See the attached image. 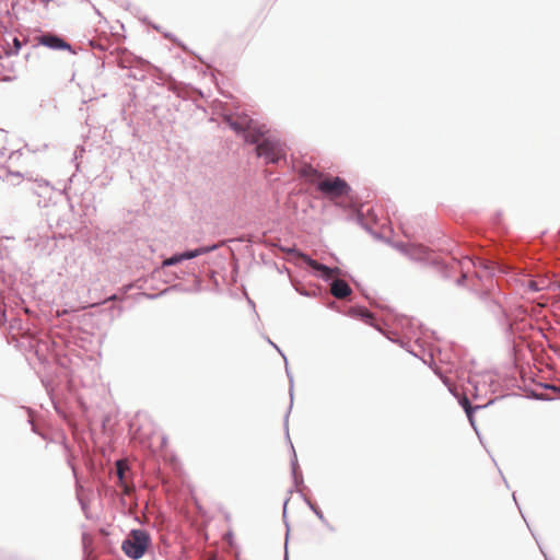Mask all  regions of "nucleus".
I'll return each mask as SVG.
<instances>
[{"instance_id":"obj_1","label":"nucleus","mask_w":560,"mask_h":560,"mask_svg":"<svg viewBox=\"0 0 560 560\" xmlns=\"http://www.w3.org/2000/svg\"><path fill=\"white\" fill-rule=\"evenodd\" d=\"M230 128L237 135L244 137L245 142L255 147V153L264 159L266 164H278L285 160V150L283 143L262 128H245L242 122L229 118L226 120Z\"/></svg>"},{"instance_id":"obj_2","label":"nucleus","mask_w":560,"mask_h":560,"mask_svg":"<svg viewBox=\"0 0 560 560\" xmlns=\"http://www.w3.org/2000/svg\"><path fill=\"white\" fill-rule=\"evenodd\" d=\"M13 177L23 179L25 189L39 198L38 205L43 202L44 206H46L47 201L51 199L55 188L49 180L43 177H33L28 174L25 176L20 172H13L7 168L0 174V178L3 182L15 185L12 180Z\"/></svg>"},{"instance_id":"obj_3","label":"nucleus","mask_w":560,"mask_h":560,"mask_svg":"<svg viewBox=\"0 0 560 560\" xmlns=\"http://www.w3.org/2000/svg\"><path fill=\"white\" fill-rule=\"evenodd\" d=\"M406 256L412 261L432 267L445 280H450L458 271L456 264H448L440 259L429 248L421 245H411Z\"/></svg>"},{"instance_id":"obj_4","label":"nucleus","mask_w":560,"mask_h":560,"mask_svg":"<svg viewBox=\"0 0 560 560\" xmlns=\"http://www.w3.org/2000/svg\"><path fill=\"white\" fill-rule=\"evenodd\" d=\"M63 238L62 234H56L49 228H46L43 231H31L25 240V244L37 256H50L58 246V240Z\"/></svg>"},{"instance_id":"obj_5","label":"nucleus","mask_w":560,"mask_h":560,"mask_svg":"<svg viewBox=\"0 0 560 560\" xmlns=\"http://www.w3.org/2000/svg\"><path fill=\"white\" fill-rule=\"evenodd\" d=\"M152 545V538L148 530L133 528L122 540L121 550L131 560L141 559L149 547Z\"/></svg>"},{"instance_id":"obj_6","label":"nucleus","mask_w":560,"mask_h":560,"mask_svg":"<svg viewBox=\"0 0 560 560\" xmlns=\"http://www.w3.org/2000/svg\"><path fill=\"white\" fill-rule=\"evenodd\" d=\"M316 190L319 191L325 198L336 199L341 197H349L352 188L346 179L336 176L330 179L318 182Z\"/></svg>"},{"instance_id":"obj_7","label":"nucleus","mask_w":560,"mask_h":560,"mask_svg":"<svg viewBox=\"0 0 560 560\" xmlns=\"http://www.w3.org/2000/svg\"><path fill=\"white\" fill-rule=\"evenodd\" d=\"M349 315L361 318L365 324L374 327L377 331L384 335L389 341L399 343L401 348L407 349V343L404 342L396 332L384 330L383 327L374 320L373 313H371L366 307L362 305L353 306L349 310Z\"/></svg>"},{"instance_id":"obj_8","label":"nucleus","mask_w":560,"mask_h":560,"mask_svg":"<svg viewBox=\"0 0 560 560\" xmlns=\"http://www.w3.org/2000/svg\"><path fill=\"white\" fill-rule=\"evenodd\" d=\"M38 44L43 45L51 50H68L71 54H75L73 47L63 39L60 35L52 33H42L38 36Z\"/></svg>"},{"instance_id":"obj_9","label":"nucleus","mask_w":560,"mask_h":560,"mask_svg":"<svg viewBox=\"0 0 560 560\" xmlns=\"http://www.w3.org/2000/svg\"><path fill=\"white\" fill-rule=\"evenodd\" d=\"M150 67V62L140 58L132 57L130 60L121 62V68L129 69V78L135 80L143 81L147 78V69Z\"/></svg>"},{"instance_id":"obj_10","label":"nucleus","mask_w":560,"mask_h":560,"mask_svg":"<svg viewBox=\"0 0 560 560\" xmlns=\"http://www.w3.org/2000/svg\"><path fill=\"white\" fill-rule=\"evenodd\" d=\"M300 255L306 266L310 267L317 277L326 282L330 280L334 273L339 272V268H331L325 264L318 262L305 253H300Z\"/></svg>"},{"instance_id":"obj_11","label":"nucleus","mask_w":560,"mask_h":560,"mask_svg":"<svg viewBox=\"0 0 560 560\" xmlns=\"http://www.w3.org/2000/svg\"><path fill=\"white\" fill-rule=\"evenodd\" d=\"M479 299L485 304L486 308L499 320L508 317L506 311L498 300L492 298L489 292L482 291L479 293Z\"/></svg>"},{"instance_id":"obj_12","label":"nucleus","mask_w":560,"mask_h":560,"mask_svg":"<svg viewBox=\"0 0 560 560\" xmlns=\"http://www.w3.org/2000/svg\"><path fill=\"white\" fill-rule=\"evenodd\" d=\"M288 442L290 443V446H291V451H292V456H291V459H290V466H291V475H292V480H293V487L292 489L289 490V493H292L293 491H296L299 493V490H301V487L304 485V479H303V475L300 470V466H299V462H298V456H296V453H295V450L293 447V444L290 440V436L287 438Z\"/></svg>"},{"instance_id":"obj_13","label":"nucleus","mask_w":560,"mask_h":560,"mask_svg":"<svg viewBox=\"0 0 560 560\" xmlns=\"http://www.w3.org/2000/svg\"><path fill=\"white\" fill-rule=\"evenodd\" d=\"M480 380H476L475 377H468V384L475 390V398H478L480 395L481 387L489 386L490 388L497 385V381L494 376L490 372H485L479 375ZM494 392V389H491Z\"/></svg>"},{"instance_id":"obj_14","label":"nucleus","mask_w":560,"mask_h":560,"mask_svg":"<svg viewBox=\"0 0 560 560\" xmlns=\"http://www.w3.org/2000/svg\"><path fill=\"white\" fill-rule=\"evenodd\" d=\"M284 361H285V373H287V376L289 378V384H290V387H289L290 405H289V408L283 417V429H284L285 438H289V416H290V412H291V409L293 406V375L288 368L287 358L284 359Z\"/></svg>"},{"instance_id":"obj_15","label":"nucleus","mask_w":560,"mask_h":560,"mask_svg":"<svg viewBox=\"0 0 560 560\" xmlns=\"http://www.w3.org/2000/svg\"><path fill=\"white\" fill-rule=\"evenodd\" d=\"M330 285H331V288H330L331 294L337 299H343V298L350 295L352 292L350 285L346 281L340 280V279H336V280L331 281Z\"/></svg>"},{"instance_id":"obj_16","label":"nucleus","mask_w":560,"mask_h":560,"mask_svg":"<svg viewBox=\"0 0 560 560\" xmlns=\"http://www.w3.org/2000/svg\"><path fill=\"white\" fill-rule=\"evenodd\" d=\"M42 384L45 387L56 412L65 418L66 411L63 410V408H62L60 401L57 399L56 395L54 394V387L51 385V382L49 380H42Z\"/></svg>"},{"instance_id":"obj_17","label":"nucleus","mask_w":560,"mask_h":560,"mask_svg":"<svg viewBox=\"0 0 560 560\" xmlns=\"http://www.w3.org/2000/svg\"><path fill=\"white\" fill-rule=\"evenodd\" d=\"M5 26L0 23V59L3 57H10L9 50H11V40Z\"/></svg>"},{"instance_id":"obj_18","label":"nucleus","mask_w":560,"mask_h":560,"mask_svg":"<svg viewBox=\"0 0 560 560\" xmlns=\"http://www.w3.org/2000/svg\"><path fill=\"white\" fill-rule=\"evenodd\" d=\"M494 400L495 399H491L485 405H477V406H472L470 404V400H466L468 408H466L465 413L467 416V419H468L470 425L475 429L476 432H477V427H476V420H475V412L479 409H482V408H486V407L492 405L494 402Z\"/></svg>"},{"instance_id":"obj_19","label":"nucleus","mask_w":560,"mask_h":560,"mask_svg":"<svg viewBox=\"0 0 560 560\" xmlns=\"http://www.w3.org/2000/svg\"><path fill=\"white\" fill-rule=\"evenodd\" d=\"M299 494L302 498V500L305 502V504L310 508V510L317 516V518L322 522L323 525H328V521L325 517L323 511L310 500L307 495L304 494L302 490H299Z\"/></svg>"},{"instance_id":"obj_20","label":"nucleus","mask_w":560,"mask_h":560,"mask_svg":"<svg viewBox=\"0 0 560 560\" xmlns=\"http://www.w3.org/2000/svg\"><path fill=\"white\" fill-rule=\"evenodd\" d=\"M9 38L11 40V50H9L10 56L19 54L22 48V42L12 33H9Z\"/></svg>"},{"instance_id":"obj_21","label":"nucleus","mask_w":560,"mask_h":560,"mask_svg":"<svg viewBox=\"0 0 560 560\" xmlns=\"http://www.w3.org/2000/svg\"><path fill=\"white\" fill-rule=\"evenodd\" d=\"M220 247V244L201 245L195 248L196 257L209 254Z\"/></svg>"},{"instance_id":"obj_22","label":"nucleus","mask_w":560,"mask_h":560,"mask_svg":"<svg viewBox=\"0 0 560 560\" xmlns=\"http://www.w3.org/2000/svg\"><path fill=\"white\" fill-rule=\"evenodd\" d=\"M182 261H183V259H182L180 253H174L168 258H166L162 261V267L164 268V267L175 266Z\"/></svg>"},{"instance_id":"obj_23","label":"nucleus","mask_w":560,"mask_h":560,"mask_svg":"<svg viewBox=\"0 0 560 560\" xmlns=\"http://www.w3.org/2000/svg\"><path fill=\"white\" fill-rule=\"evenodd\" d=\"M116 474L119 486H124L125 483V464L121 460H117L116 463Z\"/></svg>"},{"instance_id":"obj_24","label":"nucleus","mask_w":560,"mask_h":560,"mask_svg":"<svg viewBox=\"0 0 560 560\" xmlns=\"http://www.w3.org/2000/svg\"><path fill=\"white\" fill-rule=\"evenodd\" d=\"M23 408H24V410L28 413L27 423L31 425L32 431H33L34 433H36V434H39L38 429H37V427H36L35 422H34V420H33V418H32V415H33V410H32V408H30V407H23Z\"/></svg>"},{"instance_id":"obj_25","label":"nucleus","mask_w":560,"mask_h":560,"mask_svg":"<svg viewBox=\"0 0 560 560\" xmlns=\"http://www.w3.org/2000/svg\"><path fill=\"white\" fill-rule=\"evenodd\" d=\"M47 144H43L42 147H38V145H33V144H30V143H26L24 145V150L28 151V152H32V153H36V152H39V151H44L47 149Z\"/></svg>"},{"instance_id":"obj_26","label":"nucleus","mask_w":560,"mask_h":560,"mask_svg":"<svg viewBox=\"0 0 560 560\" xmlns=\"http://www.w3.org/2000/svg\"><path fill=\"white\" fill-rule=\"evenodd\" d=\"M180 255H182V259H183V261H184V260H188V259L196 258L195 248H194V249H186V250H184V252H180Z\"/></svg>"},{"instance_id":"obj_27","label":"nucleus","mask_w":560,"mask_h":560,"mask_svg":"<svg viewBox=\"0 0 560 560\" xmlns=\"http://www.w3.org/2000/svg\"><path fill=\"white\" fill-rule=\"evenodd\" d=\"M527 288L532 292H538L542 289L536 280H528Z\"/></svg>"},{"instance_id":"obj_28","label":"nucleus","mask_w":560,"mask_h":560,"mask_svg":"<svg viewBox=\"0 0 560 560\" xmlns=\"http://www.w3.org/2000/svg\"><path fill=\"white\" fill-rule=\"evenodd\" d=\"M395 247L400 252L402 253L404 255H406L409 250V248L411 247V245H408V244H405V243H396Z\"/></svg>"},{"instance_id":"obj_29","label":"nucleus","mask_w":560,"mask_h":560,"mask_svg":"<svg viewBox=\"0 0 560 560\" xmlns=\"http://www.w3.org/2000/svg\"><path fill=\"white\" fill-rule=\"evenodd\" d=\"M296 291L303 295V296H307V298H313V296H316V292L315 291H308L306 289H296Z\"/></svg>"},{"instance_id":"obj_30","label":"nucleus","mask_w":560,"mask_h":560,"mask_svg":"<svg viewBox=\"0 0 560 560\" xmlns=\"http://www.w3.org/2000/svg\"><path fill=\"white\" fill-rule=\"evenodd\" d=\"M466 280H467V276L466 273H462L456 280H455V283L456 285L458 287H462L466 283Z\"/></svg>"},{"instance_id":"obj_31","label":"nucleus","mask_w":560,"mask_h":560,"mask_svg":"<svg viewBox=\"0 0 560 560\" xmlns=\"http://www.w3.org/2000/svg\"><path fill=\"white\" fill-rule=\"evenodd\" d=\"M466 400H469L466 396H463L462 398L458 399V402L463 407L465 412H466V408H468Z\"/></svg>"},{"instance_id":"obj_32","label":"nucleus","mask_w":560,"mask_h":560,"mask_svg":"<svg viewBox=\"0 0 560 560\" xmlns=\"http://www.w3.org/2000/svg\"><path fill=\"white\" fill-rule=\"evenodd\" d=\"M439 376H440V378L442 380V382H443V383H444L448 388H451V387H450V386H451V382H450L448 377H446V376H444V375H442V374H439ZM450 392L453 394V390H452V389H450Z\"/></svg>"},{"instance_id":"obj_33","label":"nucleus","mask_w":560,"mask_h":560,"mask_svg":"<svg viewBox=\"0 0 560 560\" xmlns=\"http://www.w3.org/2000/svg\"><path fill=\"white\" fill-rule=\"evenodd\" d=\"M267 341L283 357V359H285V355L275 342H272L269 338H267Z\"/></svg>"},{"instance_id":"obj_34","label":"nucleus","mask_w":560,"mask_h":560,"mask_svg":"<svg viewBox=\"0 0 560 560\" xmlns=\"http://www.w3.org/2000/svg\"><path fill=\"white\" fill-rule=\"evenodd\" d=\"M288 503H289V498H287L283 502V518L285 520V516H287V506H288Z\"/></svg>"},{"instance_id":"obj_35","label":"nucleus","mask_w":560,"mask_h":560,"mask_svg":"<svg viewBox=\"0 0 560 560\" xmlns=\"http://www.w3.org/2000/svg\"><path fill=\"white\" fill-rule=\"evenodd\" d=\"M357 219H358V222H359L362 226H364V217H363V214H362V213H359Z\"/></svg>"},{"instance_id":"obj_36","label":"nucleus","mask_w":560,"mask_h":560,"mask_svg":"<svg viewBox=\"0 0 560 560\" xmlns=\"http://www.w3.org/2000/svg\"><path fill=\"white\" fill-rule=\"evenodd\" d=\"M164 37H165V38H170V39H172V40H174V42H176V40H177V38H176L173 34H171V33H165V34H164Z\"/></svg>"},{"instance_id":"obj_37","label":"nucleus","mask_w":560,"mask_h":560,"mask_svg":"<svg viewBox=\"0 0 560 560\" xmlns=\"http://www.w3.org/2000/svg\"><path fill=\"white\" fill-rule=\"evenodd\" d=\"M402 319H404V320H406V322H408V325H409L410 327H412V326L415 325V319H413V318H407V317H404Z\"/></svg>"},{"instance_id":"obj_38","label":"nucleus","mask_w":560,"mask_h":560,"mask_svg":"<svg viewBox=\"0 0 560 560\" xmlns=\"http://www.w3.org/2000/svg\"><path fill=\"white\" fill-rule=\"evenodd\" d=\"M167 290H168V289H166L165 291H163V292H161V293H159V294H148L147 296H148L149 299H156L159 295H161V294L165 293Z\"/></svg>"},{"instance_id":"obj_39","label":"nucleus","mask_w":560,"mask_h":560,"mask_svg":"<svg viewBox=\"0 0 560 560\" xmlns=\"http://www.w3.org/2000/svg\"><path fill=\"white\" fill-rule=\"evenodd\" d=\"M79 502H80L82 510H85L88 506L86 503L83 500H79Z\"/></svg>"},{"instance_id":"obj_40","label":"nucleus","mask_w":560,"mask_h":560,"mask_svg":"<svg viewBox=\"0 0 560 560\" xmlns=\"http://www.w3.org/2000/svg\"><path fill=\"white\" fill-rule=\"evenodd\" d=\"M328 530L335 532V527L328 522V525H325Z\"/></svg>"},{"instance_id":"obj_41","label":"nucleus","mask_w":560,"mask_h":560,"mask_svg":"<svg viewBox=\"0 0 560 560\" xmlns=\"http://www.w3.org/2000/svg\"><path fill=\"white\" fill-rule=\"evenodd\" d=\"M50 1L51 0H40V2L44 3L45 7H47Z\"/></svg>"},{"instance_id":"obj_42","label":"nucleus","mask_w":560,"mask_h":560,"mask_svg":"<svg viewBox=\"0 0 560 560\" xmlns=\"http://www.w3.org/2000/svg\"><path fill=\"white\" fill-rule=\"evenodd\" d=\"M92 46H93V47H95V48H97V49H100V50H103V49H104V47H103L102 45H97V46H96V45L92 44Z\"/></svg>"},{"instance_id":"obj_43","label":"nucleus","mask_w":560,"mask_h":560,"mask_svg":"<svg viewBox=\"0 0 560 560\" xmlns=\"http://www.w3.org/2000/svg\"><path fill=\"white\" fill-rule=\"evenodd\" d=\"M1 318H2L3 320H5V319H7L5 311H3V312H2V314H1Z\"/></svg>"},{"instance_id":"obj_44","label":"nucleus","mask_w":560,"mask_h":560,"mask_svg":"<svg viewBox=\"0 0 560 560\" xmlns=\"http://www.w3.org/2000/svg\"><path fill=\"white\" fill-rule=\"evenodd\" d=\"M407 351H408L409 353H411L413 357H417V358H418L417 353L412 352V351H411V350H409V349H407Z\"/></svg>"},{"instance_id":"obj_45","label":"nucleus","mask_w":560,"mask_h":560,"mask_svg":"<svg viewBox=\"0 0 560 560\" xmlns=\"http://www.w3.org/2000/svg\"><path fill=\"white\" fill-rule=\"evenodd\" d=\"M545 387H546V388L556 389V387H555V386H552V385H545Z\"/></svg>"},{"instance_id":"obj_46","label":"nucleus","mask_w":560,"mask_h":560,"mask_svg":"<svg viewBox=\"0 0 560 560\" xmlns=\"http://www.w3.org/2000/svg\"><path fill=\"white\" fill-rule=\"evenodd\" d=\"M285 525H287V533H285V536L288 537V536H289V525H288V523H285Z\"/></svg>"},{"instance_id":"obj_47","label":"nucleus","mask_w":560,"mask_h":560,"mask_svg":"<svg viewBox=\"0 0 560 560\" xmlns=\"http://www.w3.org/2000/svg\"><path fill=\"white\" fill-rule=\"evenodd\" d=\"M283 560H289V556H288V551L287 550H285L284 559Z\"/></svg>"},{"instance_id":"obj_48","label":"nucleus","mask_w":560,"mask_h":560,"mask_svg":"<svg viewBox=\"0 0 560 560\" xmlns=\"http://www.w3.org/2000/svg\"><path fill=\"white\" fill-rule=\"evenodd\" d=\"M248 302H249V305L254 306V302L250 299H248Z\"/></svg>"},{"instance_id":"obj_49","label":"nucleus","mask_w":560,"mask_h":560,"mask_svg":"<svg viewBox=\"0 0 560 560\" xmlns=\"http://www.w3.org/2000/svg\"><path fill=\"white\" fill-rule=\"evenodd\" d=\"M293 252H296L298 254H300L301 252L300 250H296V248H293ZM301 257V255H299Z\"/></svg>"},{"instance_id":"obj_50","label":"nucleus","mask_w":560,"mask_h":560,"mask_svg":"<svg viewBox=\"0 0 560 560\" xmlns=\"http://www.w3.org/2000/svg\"><path fill=\"white\" fill-rule=\"evenodd\" d=\"M513 500L515 501V503L517 504V501H516V497L515 494L513 493Z\"/></svg>"},{"instance_id":"obj_51","label":"nucleus","mask_w":560,"mask_h":560,"mask_svg":"<svg viewBox=\"0 0 560 560\" xmlns=\"http://www.w3.org/2000/svg\"><path fill=\"white\" fill-rule=\"evenodd\" d=\"M153 28L159 30L160 27L158 25H152Z\"/></svg>"},{"instance_id":"obj_52","label":"nucleus","mask_w":560,"mask_h":560,"mask_svg":"<svg viewBox=\"0 0 560 560\" xmlns=\"http://www.w3.org/2000/svg\"><path fill=\"white\" fill-rule=\"evenodd\" d=\"M544 556H545V559H546V560H549V558L547 557V555H546V553H544Z\"/></svg>"}]
</instances>
